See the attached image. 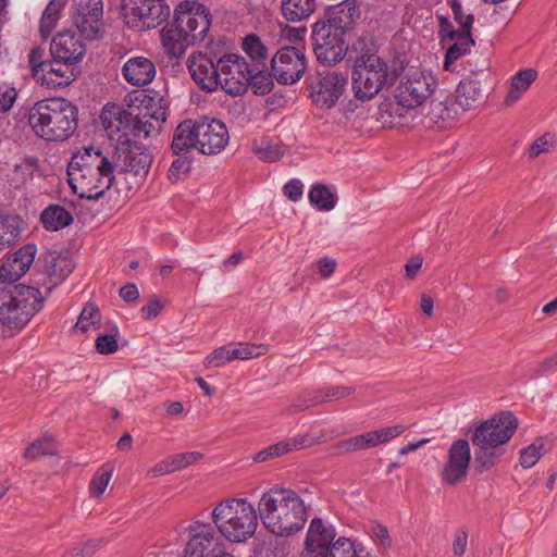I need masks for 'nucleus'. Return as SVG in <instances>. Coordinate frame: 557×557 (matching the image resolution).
<instances>
[{
  "label": "nucleus",
  "instance_id": "f257e3e1",
  "mask_svg": "<svg viewBox=\"0 0 557 557\" xmlns=\"http://www.w3.org/2000/svg\"><path fill=\"white\" fill-rule=\"evenodd\" d=\"M36 252L35 244H26L0 267V281L9 283L0 287V322L11 330H22L44 307L45 298L37 287L12 285L29 270Z\"/></svg>",
  "mask_w": 557,
  "mask_h": 557
},
{
  "label": "nucleus",
  "instance_id": "f03ea898",
  "mask_svg": "<svg viewBox=\"0 0 557 557\" xmlns=\"http://www.w3.org/2000/svg\"><path fill=\"white\" fill-rule=\"evenodd\" d=\"M210 26L211 15L205 4L188 0L177 4L173 22L161 32L168 55L181 58L189 46L205 40Z\"/></svg>",
  "mask_w": 557,
  "mask_h": 557
},
{
  "label": "nucleus",
  "instance_id": "7ed1b4c3",
  "mask_svg": "<svg viewBox=\"0 0 557 557\" xmlns=\"http://www.w3.org/2000/svg\"><path fill=\"white\" fill-rule=\"evenodd\" d=\"M259 517L265 529L276 536H290L299 532L307 521L301 497L293 490L272 488L258 504Z\"/></svg>",
  "mask_w": 557,
  "mask_h": 557
},
{
  "label": "nucleus",
  "instance_id": "20e7f679",
  "mask_svg": "<svg viewBox=\"0 0 557 557\" xmlns=\"http://www.w3.org/2000/svg\"><path fill=\"white\" fill-rule=\"evenodd\" d=\"M517 428L518 419L510 411H500L474 428L471 441L476 448L474 465L479 472L496 466Z\"/></svg>",
  "mask_w": 557,
  "mask_h": 557
},
{
  "label": "nucleus",
  "instance_id": "39448f33",
  "mask_svg": "<svg viewBox=\"0 0 557 557\" xmlns=\"http://www.w3.org/2000/svg\"><path fill=\"white\" fill-rule=\"evenodd\" d=\"M78 109L64 98H48L37 101L28 112V125L39 138L62 141L77 128Z\"/></svg>",
  "mask_w": 557,
  "mask_h": 557
},
{
  "label": "nucleus",
  "instance_id": "423d86ee",
  "mask_svg": "<svg viewBox=\"0 0 557 557\" xmlns=\"http://www.w3.org/2000/svg\"><path fill=\"white\" fill-rule=\"evenodd\" d=\"M259 512L244 498H227L215 505L211 518L219 533L230 543H244L258 528Z\"/></svg>",
  "mask_w": 557,
  "mask_h": 557
},
{
  "label": "nucleus",
  "instance_id": "0eeeda50",
  "mask_svg": "<svg viewBox=\"0 0 557 557\" xmlns=\"http://www.w3.org/2000/svg\"><path fill=\"white\" fill-rule=\"evenodd\" d=\"M163 98L156 94L154 96L144 95L141 104L150 109L152 103L157 108L152 112H147L143 116L133 115L131 112L113 107V111L103 110L101 121L107 129L113 132H123L126 136L134 138H147L156 129V125L150 121L162 123L166 120L165 106Z\"/></svg>",
  "mask_w": 557,
  "mask_h": 557
},
{
  "label": "nucleus",
  "instance_id": "6e6552de",
  "mask_svg": "<svg viewBox=\"0 0 557 557\" xmlns=\"http://www.w3.org/2000/svg\"><path fill=\"white\" fill-rule=\"evenodd\" d=\"M396 71H388L386 62L375 54H362L355 61L352 71V89L359 100H370L383 87L392 86L397 81Z\"/></svg>",
  "mask_w": 557,
  "mask_h": 557
},
{
  "label": "nucleus",
  "instance_id": "1a4fd4ad",
  "mask_svg": "<svg viewBox=\"0 0 557 557\" xmlns=\"http://www.w3.org/2000/svg\"><path fill=\"white\" fill-rule=\"evenodd\" d=\"M313 51L317 59L324 64H335L342 61L348 50L346 33L319 20L312 27Z\"/></svg>",
  "mask_w": 557,
  "mask_h": 557
},
{
  "label": "nucleus",
  "instance_id": "9d476101",
  "mask_svg": "<svg viewBox=\"0 0 557 557\" xmlns=\"http://www.w3.org/2000/svg\"><path fill=\"white\" fill-rule=\"evenodd\" d=\"M113 162L98 169L77 171L69 176V184L79 197L88 200H98L110 189L114 182Z\"/></svg>",
  "mask_w": 557,
  "mask_h": 557
},
{
  "label": "nucleus",
  "instance_id": "9b49d317",
  "mask_svg": "<svg viewBox=\"0 0 557 557\" xmlns=\"http://www.w3.org/2000/svg\"><path fill=\"white\" fill-rule=\"evenodd\" d=\"M348 84V75L337 71L319 72L308 86L312 102L320 108L331 109L343 96Z\"/></svg>",
  "mask_w": 557,
  "mask_h": 557
},
{
  "label": "nucleus",
  "instance_id": "f8f14e48",
  "mask_svg": "<svg viewBox=\"0 0 557 557\" xmlns=\"http://www.w3.org/2000/svg\"><path fill=\"white\" fill-rule=\"evenodd\" d=\"M219 86L232 95L244 94L249 86L250 64L242 55L231 53L225 54L218 61Z\"/></svg>",
  "mask_w": 557,
  "mask_h": 557
},
{
  "label": "nucleus",
  "instance_id": "ddd939ff",
  "mask_svg": "<svg viewBox=\"0 0 557 557\" xmlns=\"http://www.w3.org/2000/svg\"><path fill=\"white\" fill-rule=\"evenodd\" d=\"M72 18L81 36L88 40H98L103 29L102 0H73Z\"/></svg>",
  "mask_w": 557,
  "mask_h": 557
},
{
  "label": "nucleus",
  "instance_id": "4468645a",
  "mask_svg": "<svg viewBox=\"0 0 557 557\" xmlns=\"http://www.w3.org/2000/svg\"><path fill=\"white\" fill-rule=\"evenodd\" d=\"M189 539L184 557H216L225 544L209 523L195 521L188 527Z\"/></svg>",
  "mask_w": 557,
  "mask_h": 557
},
{
  "label": "nucleus",
  "instance_id": "2eb2a0df",
  "mask_svg": "<svg viewBox=\"0 0 557 557\" xmlns=\"http://www.w3.org/2000/svg\"><path fill=\"white\" fill-rule=\"evenodd\" d=\"M406 431L403 424L366 432L346 440L338 441L331 447L334 456H343L358 450L369 449L387 443Z\"/></svg>",
  "mask_w": 557,
  "mask_h": 557
},
{
  "label": "nucleus",
  "instance_id": "dca6fc26",
  "mask_svg": "<svg viewBox=\"0 0 557 557\" xmlns=\"http://www.w3.org/2000/svg\"><path fill=\"white\" fill-rule=\"evenodd\" d=\"M306 67L304 52L295 47H284L271 59L273 77L280 84L287 85L298 82L302 77Z\"/></svg>",
  "mask_w": 557,
  "mask_h": 557
},
{
  "label": "nucleus",
  "instance_id": "f3484780",
  "mask_svg": "<svg viewBox=\"0 0 557 557\" xmlns=\"http://www.w3.org/2000/svg\"><path fill=\"white\" fill-rule=\"evenodd\" d=\"M122 10L124 17L131 18L127 24L139 22L147 28L156 27L170 14V8L162 0H124Z\"/></svg>",
  "mask_w": 557,
  "mask_h": 557
},
{
  "label": "nucleus",
  "instance_id": "a211bd4d",
  "mask_svg": "<svg viewBox=\"0 0 557 557\" xmlns=\"http://www.w3.org/2000/svg\"><path fill=\"white\" fill-rule=\"evenodd\" d=\"M435 86L436 81L432 75H425L419 70H409L398 88L397 98L404 107L414 108L433 94Z\"/></svg>",
  "mask_w": 557,
  "mask_h": 557
},
{
  "label": "nucleus",
  "instance_id": "6ab92c4d",
  "mask_svg": "<svg viewBox=\"0 0 557 557\" xmlns=\"http://www.w3.org/2000/svg\"><path fill=\"white\" fill-rule=\"evenodd\" d=\"M197 150L207 156L220 153L228 143V131L224 123L215 119L197 120Z\"/></svg>",
  "mask_w": 557,
  "mask_h": 557
},
{
  "label": "nucleus",
  "instance_id": "aec40b11",
  "mask_svg": "<svg viewBox=\"0 0 557 557\" xmlns=\"http://www.w3.org/2000/svg\"><path fill=\"white\" fill-rule=\"evenodd\" d=\"M471 460L470 445L467 440H458L448 450L447 461L442 471V480L454 486L466 480Z\"/></svg>",
  "mask_w": 557,
  "mask_h": 557
},
{
  "label": "nucleus",
  "instance_id": "412c9836",
  "mask_svg": "<svg viewBox=\"0 0 557 557\" xmlns=\"http://www.w3.org/2000/svg\"><path fill=\"white\" fill-rule=\"evenodd\" d=\"M269 351L268 345L264 344H228L213 350L206 357L205 364L207 368H218L233 360H248L264 356Z\"/></svg>",
  "mask_w": 557,
  "mask_h": 557
},
{
  "label": "nucleus",
  "instance_id": "4be33fe9",
  "mask_svg": "<svg viewBox=\"0 0 557 557\" xmlns=\"http://www.w3.org/2000/svg\"><path fill=\"white\" fill-rule=\"evenodd\" d=\"M81 37L71 30L58 34L50 45L51 57L67 64L81 62L86 54V46Z\"/></svg>",
  "mask_w": 557,
  "mask_h": 557
},
{
  "label": "nucleus",
  "instance_id": "5701e85b",
  "mask_svg": "<svg viewBox=\"0 0 557 557\" xmlns=\"http://www.w3.org/2000/svg\"><path fill=\"white\" fill-rule=\"evenodd\" d=\"M187 66L194 82L205 91L211 92L219 87V69L211 58L198 52L193 53Z\"/></svg>",
  "mask_w": 557,
  "mask_h": 557
},
{
  "label": "nucleus",
  "instance_id": "b1692460",
  "mask_svg": "<svg viewBox=\"0 0 557 557\" xmlns=\"http://www.w3.org/2000/svg\"><path fill=\"white\" fill-rule=\"evenodd\" d=\"M114 158V170L120 169L134 175L146 174L152 163V156L141 146L133 145L119 150Z\"/></svg>",
  "mask_w": 557,
  "mask_h": 557
},
{
  "label": "nucleus",
  "instance_id": "393cba45",
  "mask_svg": "<svg viewBox=\"0 0 557 557\" xmlns=\"http://www.w3.org/2000/svg\"><path fill=\"white\" fill-rule=\"evenodd\" d=\"M336 531L321 518H313L305 539V550L329 556V549L335 542Z\"/></svg>",
  "mask_w": 557,
  "mask_h": 557
},
{
  "label": "nucleus",
  "instance_id": "a878e982",
  "mask_svg": "<svg viewBox=\"0 0 557 557\" xmlns=\"http://www.w3.org/2000/svg\"><path fill=\"white\" fill-rule=\"evenodd\" d=\"M124 79L136 87L150 84L157 74V69L152 60L146 57H132L122 67Z\"/></svg>",
  "mask_w": 557,
  "mask_h": 557
},
{
  "label": "nucleus",
  "instance_id": "bb28decb",
  "mask_svg": "<svg viewBox=\"0 0 557 557\" xmlns=\"http://www.w3.org/2000/svg\"><path fill=\"white\" fill-rule=\"evenodd\" d=\"M314 444L313 440L307 435H296L294 437L286 438L276 444L269 446L268 448L257 453L253 457L256 462H264L273 458H277L285 454H289L294 450L310 447Z\"/></svg>",
  "mask_w": 557,
  "mask_h": 557
},
{
  "label": "nucleus",
  "instance_id": "cd10ccee",
  "mask_svg": "<svg viewBox=\"0 0 557 557\" xmlns=\"http://www.w3.org/2000/svg\"><path fill=\"white\" fill-rule=\"evenodd\" d=\"M112 161L103 154L100 148L89 146L73 153L67 164V174L98 169L99 166L109 165Z\"/></svg>",
  "mask_w": 557,
  "mask_h": 557
},
{
  "label": "nucleus",
  "instance_id": "c85d7f7f",
  "mask_svg": "<svg viewBox=\"0 0 557 557\" xmlns=\"http://www.w3.org/2000/svg\"><path fill=\"white\" fill-rule=\"evenodd\" d=\"M360 14L361 12L356 0H344L329 11L327 17L324 21L347 34L352 29Z\"/></svg>",
  "mask_w": 557,
  "mask_h": 557
},
{
  "label": "nucleus",
  "instance_id": "c756f323",
  "mask_svg": "<svg viewBox=\"0 0 557 557\" xmlns=\"http://www.w3.org/2000/svg\"><path fill=\"white\" fill-rule=\"evenodd\" d=\"M197 120H184L173 134L171 150L174 154H188L191 149H197L198 134Z\"/></svg>",
  "mask_w": 557,
  "mask_h": 557
},
{
  "label": "nucleus",
  "instance_id": "7c9ffc66",
  "mask_svg": "<svg viewBox=\"0 0 557 557\" xmlns=\"http://www.w3.org/2000/svg\"><path fill=\"white\" fill-rule=\"evenodd\" d=\"M456 115L455 103L450 102L447 96H437L432 99L426 113L429 120L441 128L451 126Z\"/></svg>",
  "mask_w": 557,
  "mask_h": 557
},
{
  "label": "nucleus",
  "instance_id": "2f4dec72",
  "mask_svg": "<svg viewBox=\"0 0 557 557\" xmlns=\"http://www.w3.org/2000/svg\"><path fill=\"white\" fill-rule=\"evenodd\" d=\"M483 98L481 84L473 78H463L457 86L455 103L462 110L475 109Z\"/></svg>",
  "mask_w": 557,
  "mask_h": 557
},
{
  "label": "nucleus",
  "instance_id": "473e14b6",
  "mask_svg": "<svg viewBox=\"0 0 557 557\" xmlns=\"http://www.w3.org/2000/svg\"><path fill=\"white\" fill-rule=\"evenodd\" d=\"M73 65L74 64L55 61L54 58H52L50 63L45 65L46 69L42 72V79L48 85L52 84L53 86H67L75 79L77 75V72Z\"/></svg>",
  "mask_w": 557,
  "mask_h": 557
},
{
  "label": "nucleus",
  "instance_id": "72a5a7b5",
  "mask_svg": "<svg viewBox=\"0 0 557 557\" xmlns=\"http://www.w3.org/2000/svg\"><path fill=\"white\" fill-rule=\"evenodd\" d=\"M317 0H282L281 13L287 22L298 23L306 21L314 13Z\"/></svg>",
  "mask_w": 557,
  "mask_h": 557
},
{
  "label": "nucleus",
  "instance_id": "f704fd0d",
  "mask_svg": "<svg viewBox=\"0 0 557 557\" xmlns=\"http://www.w3.org/2000/svg\"><path fill=\"white\" fill-rule=\"evenodd\" d=\"M23 220L16 214H0V250L14 246L21 238Z\"/></svg>",
  "mask_w": 557,
  "mask_h": 557
},
{
  "label": "nucleus",
  "instance_id": "c9c22d12",
  "mask_svg": "<svg viewBox=\"0 0 557 557\" xmlns=\"http://www.w3.org/2000/svg\"><path fill=\"white\" fill-rule=\"evenodd\" d=\"M73 221L72 213L59 205H50L40 213V222L49 232H58L71 225Z\"/></svg>",
  "mask_w": 557,
  "mask_h": 557
},
{
  "label": "nucleus",
  "instance_id": "e433bc0d",
  "mask_svg": "<svg viewBox=\"0 0 557 557\" xmlns=\"http://www.w3.org/2000/svg\"><path fill=\"white\" fill-rule=\"evenodd\" d=\"M45 268L53 284H59L72 273L74 263L69 256L49 253Z\"/></svg>",
  "mask_w": 557,
  "mask_h": 557
},
{
  "label": "nucleus",
  "instance_id": "4c0bfd02",
  "mask_svg": "<svg viewBox=\"0 0 557 557\" xmlns=\"http://www.w3.org/2000/svg\"><path fill=\"white\" fill-rule=\"evenodd\" d=\"M249 75V86L252 87L253 92L257 95H267L273 88V74L272 71L269 72L267 65H261L260 63L250 64Z\"/></svg>",
  "mask_w": 557,
  "mask_h": 557
},
{
  "label": "nucleus",
  "instance_id": "58836bf2",
  "mask_svg": "<svg viewBox=\"0 0 557 557\" xmlns=\"http://www.w3.org/2000/svg\"><path fill=\"white\" fill-rule=\"evenodd\" d=\"M537 72L533 69H525L519 71L511 78V85L509 92L506 97V103L512 104L516 102L521 95L528 90L531 84L536 79Z\"/></svg>",
  "mask_w": 557,
  "mask_h": 557
},
{
  "label": "nucleus",
  "instance_id": "ea45409f",
  "mask_svg": "<svg viewBox=\"0 0 557 557\" xmlns=\"http://www.w3.org/2000/svg\"><path fill=\"white\" fill-rule=\"evenodd\" d=\"M58 454L54 444V437L50 434H45L33 441L24 450L23 457L33 461L42 456H55Z\"/></svg>",
  "mask_w": 557,
  "mask_h": 557
},
{
  "label": "nucleus",
  "instance_id": "a19ab883",
  "mask_svg": "<svg viewBox=\"0 0 557 557\" xmlns=\"http://www.w3.org/2000/svg\"><path fill=\"white\" fill-rule=\"evenodd\" d=\"M453 42L446 51L444 69L449 70L453 62L457 61L466 53L470 51L471 46L474 45V40L471 37V33L466 30L460 36L449 40Z\"/></svg>",
  "mask_w": 557,
  "mask_h": 557
},
{
  "label": "nucleus",
  "instance_id": "79ce46f5",
  "mask_svg": "<svg viewBox=\"0 0 557 557\" xmlns=\"http://www.w3.org/2000/svg\"><path fill=\"white\" fill-rule=\"evenodd\" d=\"M243 49L250 58L251 62L249 64L260 63L261 65H267L268 48L257 35H247L243 41Z\"/></svg>",
  "mask_w": 557,
  "mask_h": 557
},
{
  "label": "nucleus",
  "instance_id": "37998d69",
  "mask_svg": "<svg viewBox=\"0 0 557 557\" xmlns=\"http://www.w3.org/2000/svg\"><path fill=\"white\" fill-rule=\"evenodd\" d=\"M309 201L321 211H330L336 205V196L323 184H315L309 191Z\"/></svg>",
  "mask_w": 557,
  "mask_h": 557
},
{
  "label": "nucleus",
  "instance_id": "c03bdc74",
  "mask_svg": "<svg viewBox=\"0 0 557 557\" xmlns=\"http://www.w3.org/2000/svg\"><path fill=\"white\" fill-rule=\"evenodd\" d=\"M62 8L63 4L60 0H51L46 7L39 25V30L44 38H47L51 30L55 27Z\"/></svg>",
  "mask_w": 557,
  "mask_h": 557
},
{
  "label": "nucleus",
  "instance_id": "a18cd8bd",
  "mask_svg": "<svg viewBox=\"0 0 557 557\" xmlns=\"http://www.w3.org/2000/svg\"><path fill=\"white\" fill-rule=\"evenodd\" d=\"M113 474V467L103 465L92 476L89 483V494L94 498H100L108 487Z\"/></svg>",
  "mask_w": 557,
  "mask_h": 557
},
{
  "label": "nucleus",
  "instance_id": "49530a36",
  "mask_svg": "<svg viewBox=\"0 0 557 557\" xmlns=\"http://www.w3.org/2000/svg\"><path fill=\"white\" fill-rule=\"evenodd\" d=\"M545 451V443L543 437H539L534 443L520 451L519 462L523 469H530L536 465Z\"/></svg>",
  "mask_w": 557,
  "mask_h": 557
},
{
  "label": "nucleus",
  "instance_id": "de8ad7c7",
  "mask_svg": "<svg viewBox=\"0 0 557 557\" xmlns=\"http://www.w3.org/2000/svg\"><path fill=\"white\" fill-rule=\"evenodd\" d=\"M253 152L265 162H276L284 156V150L277 144H272L267 139H261L260 143H255L252 146Z\"/></svg>",
  "mask_w": 557,
  "mask_h": 557
},
{
  "label": "nucleus",
  "instance_id": "09e8293b",
  "mask_svg": "<svg viewBox=\"0 0 557 557\" xmlns=\"http://www.w3.org/2000/svg\"><path fill=\"white\" fill-rule=\"evenodd\" d=\"M101 320V313L97 306L94 304H87L75 324V329L86 333L91 326L99 325Z\"/></svg>",
  "mask_w": 557,
  "mask_h": 557
},
{
  "label": "nucleus",
  "instance_id": "8fccbe9b",
  "mask_svg": "<svg viewBox=\"0 0 557 557\" xmlns=\"http://www.w3.org/2000/svg\"><path fill=\"white\" fill-rule=\"evenodd\" d=\"M301 403L297 405L299 410L319 406L325 403L323 387L318 385L307 386L300 394Z\"/></svg>",
  "mask_w": 557,
  "mask_h": 557
},
{
  "label": "nucleus",
  "instance_id": "3c124183",
  "mask_svg": "<svg viewBox=\"0 0 557 557\" xmlns=\"http://www.w3.org/2000/svg\"><path fill=\"white\" fill-rule=\"evenodd\" d=\"M178 158H176L168 171V178L172 183H176L181 178L185 177L191 169V159L188 157V154H177Z\"/></svg>",
  "mask_w": 557,
  "mask_h": 557
},
{
  "label": "nucleus",
  "instance_id": "603ef678",
  "mask_svg": "<svg viewBox=\"0 0 557 557\" xmlns=\"http://www.w3.org/2000/svg\"><path fill=\"white\" fill-rule=\"evenodd\" d=\"M329 557H359L354 543L346 537H338L329 549Z\"/></svg>",
  "mask_w": 557,
  "mask_h": 557
},
{
  "label": "nucleus",
  "instance_id": "864d4df0",
  "mask_svg": "<svg viewBox=\"0 0 557 557\" xmlns=\"http://www.w3.org/2000/svg\"><path fill=\"white\" fill-rule=\"evenodd\" d=\"M46 51L44 48L36 46L34 47L28 55L29 67L34 76H38L46 69V64L50 63L51 60H45Z\"/></svg>",
  "mask_w": 557,
  "mask_h": 557
},
{
  "label": "nucleus",
  "instance_id": "5fc2aeb1",
  "mask_svg": "<svg viewBox=\"0 0 557 557\" xmlns=\"http://www.w3.org/2000/svg\"><path fill=\"white\" fill-rule=\"evenodd\" d=\"M454 20L461 26V32H470L474 23L473 14H465L459 0H449Z\"/></svg>",
  "mask_w": 557,
  "mask_h": 557
},
{
  "label": "nucleus",
  "instance_id": "6e6d98bb",
  "mask_svg": "<svg viewBox=\"0 0 557 557\" xmlns=\"http://www.w3.org/2000/svg\"><path fill=\"white\" fill-rule=\"evenodd\" d=\"M115 334L99 335L96 339V350L101 355H111L119 349L116 335L119 331L114 327Z\"/></svg>",
  "mask_w": 557,
  "mask_h": 557
},
{
  "label": "nucleus",
  "instance_id": "4d7b16f0",
  "mask_svg": "<svg viewBox=\"0 0 557 557\" xmlns=\"http://www.w3.org/2000/svg\"><path fill=\"white\" fill-rule=\"evenodd\" d=\"M38 170V160L36 158H26L22 163L15 165L14 174L24 183L32 180Z\"/></svg>",
  "mask_w": 557,
  "mask_h": 557
},
{
  "label": "nucleus",
  "instance_id": "13d9d810",
  "mask_svg": "<svg viewBox=\"0 0 557 557\" xmlns=\"http://www.w3.org/2000/svg\"><path fill=\"white\" fill-rule=\"evenodd\" d=\"M318 387H323L325 403L337 401L355 392L354 387L343 385H318Z\"/></svg>",
  "mask_w": 557,
  "mask_h": 557
},
{
  "label": "nucleus",
  "instance_id": "bf43d9fd",
  "mask_svg": "<svg viewBox=\"0 0 557 557\" xmlns=\"http://www.w3.org/2000/svg\"><path fill=\"white\" fill-rule=\"evenodd\" d=\"M17 98L15 87L10 84L0 85V112H8L14 104Z\"/></svg>",
  "mask_w": 557,
  "mask_h": 557
},
{
  "label": "nucleus",
  "instance_id": "052dcab7",
  "mask_svg": "<svg viewBox=\"0 0 557 557\" xmlns=\"http://www.w3.org/2000/svg\"><path fill=\"white\" fill-rule=\"evenodd\" d=\"M163 309V305L160 299L152 295L149 297L147 305H145L141 309V315L144 320H152L154 319Z\"/></svg>",
  "mask_w": 557,
  "mask_h": 557
},
{
  "label": "nucleus",
  "instance_id": "680f3d73",
  "mask_svg": "<svg viewBox=\"0 0 557 557\" xmlns=\"http://www.w3.org/2000/svg\"><path fill=\"white\" fill-rule=\"evenodd\" d=\"M468 544V532L463 529L458 530L454 535L453 553L456 557H461L466 553Z\"/></svg>",
  "mask_w": 557,
  "mask_h": 557
},
{
  "label": "nucleus",
  "instance_id": "e2e57ef3",
  "mask_svg": "<svg viewBox=\"0 0 557 557\" xmlns=\"http://www.w3.org/2000/svg\"><path fill=\"white\" fill-rule=\"evenodd\" d=\"M284 195L292 201H297L301 198L304 193V185L298 180H292L283 187Z\"/></svg>",
  "mask_w": 557,
  "mask_h": 557
},
{
  "label": "nucleus",
  "instance_id": "0e129e2a",
  "mask_svg": "<svg viewBox=\"0 0 557 557\" xmlns=\"http://www.w3.org/2000/svg\"><path fill=\"white\" fill-rule=\"evenodd\" d=\"M318 271L323 278H329L335 271L336 261L332 258L324 257L317 261Z\"/></svg>",
  "mask_w": 557,
  "mask_h": 557
},
{
  "label": "nucleus",
  "instance_id": "69168bd1",
  "mask_svg": "<svg viewBox=\"0 0 557 557\" xmlns=\"http://www.w3.org/2000/svg\"><path fill=\"white\" fill-rule=\"evenodd\" d=\"M173 469H172V463H171V460L170 458L168 459H164L162 461H159L158 463H156L149 471H148V475L150 478H157V476H161V475H165V474H170V473H173Z\"/></svg>",
  "mask_w": 557,
  "mask_h": 557
},
{
  "label": "nucleus",
  "instance_id": "338daca9",
  "mask_svg": "<svg viewBox=\"0 0 557 557\" xmlns=\"http://www.w3.org/2000/svg\"><path fill=\"white\" fill-rule=\"evenodd\" d=\"M373 535L380 541L381 545L385 548L392 546V540L388 529L381 523H376L372 529Z\"/></svg>",
  "mask_w": 557,
  "mask_h": 557
},
{
  "label": "nucleus",
  "instance_id": "774afa93",
  "mask_svg": "<svg viewBox=\"0 0 557 557\" xmlns=\"http://www.w3.org/2000/svg\"><path fill=\"white\" fill-rule=\"evenodd\" d=\"M120 297L126 301V302H132V301H135L138 299L139 297V292H138V288L135 284L133 283H128L126 285H124L123 287H121L120 289Z\"/></svg>",
  "mask_w": 557,
  "mask_h": 557
}]
</instances>
